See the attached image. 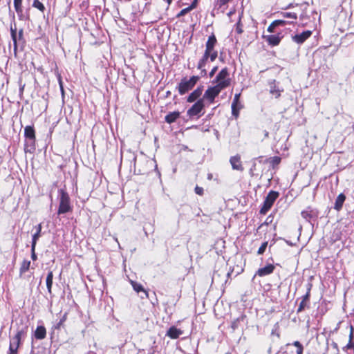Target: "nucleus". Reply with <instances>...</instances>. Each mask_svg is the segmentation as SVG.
Segmentation results:
<instances>
[{
    "label": "nucleus",
    "mask_w": 354,
    "mask_h": 354,
    "mask_svg": "<svg viewBox=\"0 0 354 354\" xmlns=\"http://www.w3.org/2000/svg\"><path fill=\"white\" fill-rule=\"evenodd\" d=\"M292 344L297 347V349L303 347L302 344L299 341L294 342Z\"/></svg>",
    "instance_id": "obj_47"
},
{
    "label": "nucleus",
    "mask_w": 354,
    "mask_h": 354,
    "mask_svg": "<svg viewBox=\"0 0 354 354\" xmlns=\"http://www.w3.org/2000/svg\"><path fill=\"white\" fill-rule=\"evenodd\" d=\"M301 216L306 219L307 221H310V220L316 216V213L314 212L311 207H308L306 209L303 210L301 213Z\"/></svg>",
    "instance_id": "obj_21"
},
{
    "label": "nucleus",
    "mask_w": 354,
    "mask_h": 354,
    "mask_svg": "<svg viewBox=\"0 0 354 354\" xmlns=\"http://www.w3.org/2000/svg\"><path fill=\"white\" fill-rule=\"evenodd\" d=\"M218 70V66H214L212 70L211 71L209 72V77L210 78L213 77V76L215 75L216 72Z\"/></svg>",
    "instance_id": "obj_42"
},
{
    "label": "nucleus",
    "mask_w": 354,
    "mask_h": 354,
    "mask_svg": "<svg viewBox=\"0 0 354 354\" xmlns=\"http://www.w3.org/2000/svg\"><path fill=\"white\" fill-rule=\"evenodd\" d=\"M304 350V347L299 348L297 349V354H302Z\"/></svg>",
    "instance_id": "obj_50"
},
{
    "label": "nucleus",
    "mask_w": 354,
    "mask_h": 354,
    "mask_svg": "<svg viewBox=\"0 0 354 354\" xmlns=\"http://www.w3.org/2000/svg\"><path fill=\"white\" fill-rule=\"evenodd\" d=\"M207 55V57L210 59L211 62H214L218 57L217 50L210 51V52H205Z\"/></svg>",
    "instance_id": "obj_32"
},
{
    "label": "nucleus",
    "mask_w": 354,
    "mask_h": 354,
    "mask_svg": "<svg viewBox=\"0 0 354 354\" xmlns=\"http://www.w3.org/2000/svg\"><path fill=\"white\" fill-rule=\"evenodd\" d=\"M86 354H96L94 351H88Z\"/></svg>",
    "instance_id": "obj_54"
},
{
    "label": "nucleus",
    "mask_w": 354,
    "mask_h": 354,
    "mask_svg": "<svg viewBox=\"0 0 354 354\" xmlns=\"http://www.w3.org/2000/svg\"><path fill=\"white\" fill-rule=\"evenodd\" d=\"M283 90H280L276 86L275 80L270 83V92L272 95H274L276 98H278L281 95V92Z\"/></svg>",
    "instance_id": "obj_23"
},
{
    "label": "nucleus",
    "mask_w": 354,
    "mask_h": 354,
    "mask_svg": "<svg viewBox=\"0 0 354 354\" xmlns=\"http://www.w3.org/2000/svg\"><path fill=\"white\" fill-rule=\"evenodd\" d=\"M59 205L58 209V214H62L71 211L70 204V198L66 192L61 189L59 190Z\"/></svg>",
    "instance_id": "obj_3"
},
{
    "label": "nucleus",
    "mask_w": 354,
    "mask_h": 354,
    "mask_svg": "<svg viewBox=\"0 0 354 354\" xmlns=\"http://www.w3.org/2000/svg\"><path fill=\"white\" fill-rule=\"evenodd\" d=\"M312 35V31L306 30L300 34H297L292 37L293 41L298 44H303L307 39H308Z\"/></svg>",
    "instance_id": "obj_10"
},
{
    "label": "nucleus",
    "mask_w": 354,
    "mask_h": 354,
    "mask_svg": "<svg viewBox=\"0 0 354 354\" xmlns=\"http://www.w3.org/2000/svg\"><path fill=\"white\" fill-rule=\"evenodd\" d=\"M309 298H310V288L308 289L306 294L303 296L302 301L307 302L309 300Z\"/></svg>",
    "instance_id": "obj_43"
},
{
    "label": "nucleus",
    "mask_w": 354,
    "mask_h": 354,
    "mask_svg": "<svg viewBox=\"0 0 354 354\" xmlns=\"http://www.w3.org/2000/svg\"><path fill=\"white\" fill-rule=\"evenodd\" d=\"M237 32L239 33H241L242 32V30L241 28H237Z\"/></svg>",
    "instance_id": "obj_56"
},
{
    "label": "nucleus",
    "mask_w": 354,
    "mask_h": 354,
    "mask_svg": "<svg viewBox=\"0 0 354 354\" xmlns=\"http://www.w3.org/2000/svg\"><path fill=\"white\" fill-rule=\"evenodd\" d=\"M195 193L198 195H200V196H202L203 194V187H198V186H196L195 187Z\"/></svg>",
    "instance_id": "obj_40"
},
{
    "label": "nucleus",
    "mask_w": 354,
    "mask_h": 354,
    "mask_svg": "<svg viewBox=\"0 0 354 354\" xmlns=\"http://www.w3.org/2000/svg\"><path fill=\"white\" fill-rule=\"evenodd\" d=\"M53 273L52 271H49L47 277H46V287L48 289V293L50 295L52 293V286H53Z\"/></svg>",
    "instance_id": "obj_25"
},
{
    "label": "nucleus",
    "mask_w": 354,
    "mask_h": 354,
    "mask_svg": "<svg viewBox=\"0 0 354 354\" xmlns=\"http://www.w3.org/2000/svg\"><path fill=\"white\" fill-rule=\"evenodd\" d=\"M280 15L284 18H288L292 20H296L297 19V13L292 12H282L280 13Z\"/></svg>",
    "instance_id": "obj_30"
},
{
    "label": "nucleus",
    "mask_w": 354,
    "mask_h": 354,
    "mask_svg": "<svg viewBox=\"0 0 354 354\" xmlns=\"http://www.w3.org/2000/svg\"><path fill=\"white\" fill-rule=\"evenodd\" d=\"M131 284H132V286L136 292H142L145 297H148L147 292L144 289L143 286L141 284L137 283L136 282H133V281L131 282Z\"/></svg>",
    "instance_id": "obj_27"
},
{
    "label": "nucleus",
    "mask_w": 354,
    "mask_h": 354,
    "mask_svg": "<svg viewBox=\"0 0 354 354\" xmlns=\"http://www.w3.org/2000/svg\"><path fill=\"white\" fill-rule=\"evenodd\" d=\"M306 306V302L304 301H301L300 302L299 306L298 307V309L297 310V313H301V311H303Z\"/></svg>",
    "instance_id": "obj_37"
},
{
    "label": "nucleus",
    "mask_w": 354,
    "mask_h": 354,
    "mask_svg": "<svg viewBox=\"0 0 354 354\" xmlns=\"http://www.w3.org/2000/svg\"><path fill=\"white\" fill-rule=\"evenodd\" d=\"M59 84H60L61 91H62V93H64V88H63L61 80H59Z\"/></svg>",
    "instance_id": "obj_53"
},
{
    "label": "nucleus",
    "mask_w": 354,
    "mask_h": 354,
    "mask_svg": "<svg viewBox=\"0 0 354 354\" xmlns=\"http://www.w3.org/2000/svg\"><path fill=\"white\" fill-rule=\"evenodd\" d=\"M180 113L179 111H173L169 113L165 117V120L168 124L175 122L180 117Z\"/></svg>",
    "instance_id": "obj_19"
},
{
    "label": "nucleus",
    "mask_w": 354,
    "mask_h": 354,
    "mask_svg": "<svg viewBox=\"0 0 354 354\" xmlns=\"http://www.w3.org/2000/svg\"><path fill=\"white\" fill-rule=\"evenodd\" d=\"M15 10L17 14V16L20 20H26L28 18L24 14L22 7V0H14Z\"/></svg>",
    "instance_id": "obj_11"
},
{
    "label": "nucleus",
    "mask_w": 354,
    "mask_h": 354,
    "mask_svg": "<svg viewBox=\"0 0 354 354\" xmlns=\"http://www.w3.org/2000/svg\"><path fill=\"white\" fill-rule=\"evenodd\" d=\"M204 109V102L203 99H199L195 102L190 109L187 110V115L189 118L196 117L197 118H200L203 114L201 112Z\"/></svg>",
    "instance_id": "obj_5"
},
{
    "label": "nucleus",
    "mask_w": 354,
    "mask_h": 354,
    "mask_svg": "<svg viewBox=\"0 0 354 354\" xmlns=\"http://www.w3.org/2000/svg\"><path fill=\"white\" fill-rule=\"evenodd\" d=\"M271 221H272V220H270V216H269V217H268V218H267V219H266V221L265 223H266V225H268V224L270 222H271Z\"/></svg>",
    "instance_id": "obj_52"
},
{
    "label": "nucleus",
    "mask_w": 354,
    "mask_h": 354,
    "mask_svg": "<svg viewBox=\"0 0 354 354\" xmlns=\"http://www.w3.org/2000/svg\"><path fill=\"white\" fill-rule=\"evenodd\" d=\"M24 136L26 139L25 151L32 152L35 149V131L32 126H26L24 129Z\"/></svg>",
    "instance_id": "obj_2"
},
{
    "label": "nucleus",
    "mask_w": 354,
    "mask_h": 354,
    "mask_svg": "<svg viewBox=\"0 0 354 354\" xmlns=\"http://www.w3.org/2000/svg\"><path fill=\"white\" fill-rule=\"evenodd\" d=\"M293 7V4L292 3H290L289 5L287 6V7L285 8V9H289V8H291Z\"/></svg>",
    "instance_id": "obj_51"
},
{
    "label": "nucleus",
    "mask_w": 354,
    "mask_h": 354,
    "mask_svg": "<svg viewBox=\"0 0 354 354\" xmlns=\"http://www.w3.org/2000/svg\"><path fill=\"white\" fill-rule=\"evenodd\" d=\"M183 333V331L182 330L177 328L175 326H171L168 329L166 335L171 339H177Z\"/></svg>",
    "instance_id": "obj_18"
},
{
    "label": "nucleus",
    "mask_w": 354,
    "mask_h": 354,
    "mask_svg": "<svg viewBox=\"0 0 354 354\" xmlns=\"http://www.w3.org/2000/svg\"><path fill=\"white\" fill-rule=\"evenodd\" d=\"M277 26H276L274 21H272L271 23V24L268 26L267 30L268 32L272 33V32H274V29L277 28Z\"/></svg>",
    "instance_id": "obj_39"
},
{
    "label": "nucleus",
    "mask_w": 354,
    "mask_h": 354,
    "mask_svg": "<svg viewBox=\"0 0 354 354\" xmlns=\"http://www.w3.org/2000/svg\"><path fill=\"white\" fill-rule=\"evenodd\" d=\"M217 44V39L214 33L209 36L207 41L205 43V52L214 51L215 46Z\"/></svg>",
    "instance_id": "obj_13"
},
{
    "label": "nucleus",
    "mask_w": 354,
    "mask_h": 354,
    "mask_svg": "<svg viewBox=\"0 0 354 354\" xmlns=\"http://www.w3.org/2000/svg\"><path fill=\"white\" fill-rule=\"evenodd\" d=\"M190 11L191 10L189 8V7L184 8L177 15V17L184 16Z\"/></svg>",
    "instance_id": "obj_38"
},
{
    "label": "nucleus",
    "mask_w": 354,
    "mask_h": 354,
    "mask_svg": "<svg viewBox=\"0 0 354 354\" xmlns=\"http://www.w3.org/2000/svg\"><path fill=\"white\" fill-rule=\"evenodd\" d=\"M173 0H166V1L167 2V3L169 5L171 4V3L172 2Z\"/></svg>",
    "instance_id": "obj_55"
},
{
    "label": "nucleus",
    "mask_w": 354,
    "mask_h": 354,
    "mask_svg": "<svg viewBox=\"0 0 354 354\" xmlns=\"http://www.w3.org/2000/svg\"><path fill=\"white\" fill-rule=\"evenodd\" d=\"M46 330L44 326H39L35 331V337L37 339H43L46 337Z\"/></svg>",
    "instance_id": "obj_22"
},
{
    "label": "nucleus",
    "mask_w": 354,
    "mask_h": 354,
    "mask_svg": "<svg viewBox=\"0 0 354 354\" xmlns=\"http://www.w3.org/2000/svg\"><path fill=\"white\" fill-rule=\"evenodd\" d=\"M10 34L11 37L13 41V45H14V50H17V28L15 25L14 27L12 26H10Z\"/></svg>",
    "instance_id": "obj_28"
},
{
    "label": "nucleus",
    "mask_w": 354,
    "mask_h": 354,
    "mask_svg": "<svg viewBox=\"0 0 354 354\" xmlns=\"http://www.w3.org/2000/svg\"><path fill=\"white\" fill-rule=\"evenodd\" d=\"M345 200L346 196L344 194H339L335 200L334 209L337 211L341 210Z\"/></svg>",
    "instance_id": "obj_20"
},
{
    "label": "nucleus",
    "mask_w": 354,
    "mask_h": 354,
    "mask_svg": "<svg viewBox=\"0 0 354 354\" xmlns=\"http://www.w3.org/2000/svg\"><path fill=\"white\" fill-rule=\"evenodd\" d=\"M263 37L269 45L274 46H277L280 43L283 36L280 33L277 35H266Z\"/></svg>",
    "instance_id": "obj_12"
},
{
    "label": "nucleus",
    "mask_w": 354,
    "mask_h": 354,
    "mask_svg": "<svg viewBox=\"0 0 354 354\" xmlns=\"http://www.w3.org/2000/svg\"><path fill=\"white\" fill-rule=\"evenodd\" d=\"M30 261L24 260L22 262L21 267H20V270H19L20 274L21 275L22 274H24V272L28 271L30 268Z\"/></svg>",
    "instance_id": "obj_29"
},
{
    "label": "nucleus",
    "mask_w": 354,
    "mask_h": 354,
    "mask_svg": "<svg viewBox=\"0 0 354 354\" xmlns=\"http://www.w3.org/2000/svg\"><path fill=\"white\" fill-rule=\"evenodd\" d=\"M274 266L269 264L263 268H259L257 272V274L259 277H264L272 274L274 272Z\"/></svg>",
    "instance_id": "obj_16"
},
{
    "label": "nucleus",
    "mask_w": 354,
    "mask_h": 354,
    "mask_svg": "<svg viewBox=\"0 0 354 354\" xmlns=\"http://www.w3.org/2000/svg\"><path fill=\"white\" fill-rule=\"evenodd\" d=\"M267 246H268V242L267 241L263 242L261 244V245L260 246V248H259V250L257 251V254L259 255L263 254L264 253V252L266 251Z\"/></svg>",
    "instance_id": "obj_34"
},
{
    "label": "nucleus",
    "mask_w": 354,
    "mask_h": 354,
    "mask_svg": "<svg viewBox=\"0 0 354 354\" xmlns=\"http://www.w3.org/2000/svg\"><path fill=\"white\" fill-rule=\"evenodd\" d=\"M221 91L222 90L216 85L212 87H209L205 91L202 99H206L212 103L214 101L215 97L218 95Z\"/></svg>",
    "instance_id": "obj_7"
},
{
    "label": "nucleus",
    "mask_w": 354,
    "mask_h": 354,
    "mask_svg": "<svg viewBox=\"0 0 354 354\" xmlns=\"http://www.w3.org/2000/svg\"><path fill=\"white\" fill-rule=\"evenodd\" d=\"M32 7L38 9L39 11L44 12L45 10L44 5L40 2L39 0H34L32 3Z\"/></svg>",
    "instance_id": "obj_31"
},
{
    "label": "nucleus",
    "mask_w": 354,
    "mask_h": 354,
    "mask_svg": "<svg viewBox=\"0 0 354 354\" xmlns=\"http://www.w3.org/2000/svg\"><path fill=\"white\" fill-rule=\"evenodd\" d=\"M333 346H334L335 348H337V344L336 343H334Z\"/></svg>",
    "instance_id": "obj_57"
},
{
    "label": "nucleus",
    "mask_w": 354,
    "mask_h": 354,
    "mask_svg": "<svg viewBox=\"0 0 354 354\" xmlns=\"http://www.w3.org/2000/svg\"><path fill=\"white\" fill-rule=\"evenodd\" d=\"M280 161L281 158L277 156H275L272 158V162L273 165H278L280 162Z\"/></svg>",
    "instance_id": "obj_44"
},
{
    "label": "nucleus",
    "mask_w": 354,
    "mask_h": 354,
    "mask_svg": "<svg viewBox=\"0 0 354 354\" xmlns=\"http://www.w3.org/2000/svg\"><path fill=\"white\" fill-rule=\"evenodd\" d=\"M278 196H279V193L277 192L270 191L268 194V195L263 202V205L260 210V212L263 214H266L271 208L274 202L276 201V199L278 198Z\"/></svg>",
    "instance_id": "obj_6"
},
{
    "label": "nucleus",
    "mask_w": 354,
    "mask_h": 354,
    "mask_svg": "<svg viewBox=\"0 0 354 354\" xmlns=\"http://www.w3.org/2000/svg\"><path fill=\"white\" fill-rule=\"evenodd\" d=\"M41 228H42V227H41V223H39V225L35 226L36 232L32 235V239L31 244H34V245L37 244V240L41 236Z\"/></svg>",
    "instance_id": "obj_26"
},
{
    "label": "nucleus",
    "mask_w": 354,
    "mask_h": 354,
    "mask_svg": "<svg viewBox=\"0 0 354 354\" xmlns=\"http://www.w3.org/2000/svg\"><path fill=\"white\" fill-rule=\"evenodd\" d=\"M203 91V86H199L196 89H195L192 93L189 94V95L187 97V101L188 102H193L198 100L200 96L202 95V93Z\"/></svg>",
    "instance_id": "obj_17"
},
{
    "label": "nucleus",
    "mask_w": 354,
    "mask_h": 354,
    "mask_svg": "<svg viewBox=\"0 0 354 354\" xmlns=\"http://www.w3.org/2000/svg\"><path fill=\"white\" fill-rule=\"evenodd\" d=\"M66 314H64L62 317V318L59 320V322L55 326V328H59L61 327V326L63 324V323L66 321Z\"/></svg>",
    "instance_id": "obj_36"
},
{
    "label": "nucleus",
    "mask_w": 354,
    "mask_h": 354,
    "mask_svg": "<svg viewBox=\"0 0 354 354\" xmlns=\"http://www.w3.org/2000/svg\"><path fill=\"white\" fill-rule=\"evenodd\" d=\"M25 333V330H18L16 335L10 340L9 348L12 347L13 350L18 351V348L21 344V337L24 335Z\"/></svg>",
    "instance_id": "obj_8"
},
{
    "label": "nucleus",
    "mask_w": 354,
    "mask_h": 354,
    "mask_svg": "<svg viewBox=\"0 0 354 354\" xmlns=\"http://www.w3.org/2000/svg\"><path fill=\"white\" fill-rule=\"evenodd\" d=\"M241 94H235L232 103V114L235 118H237L239 115V111L242 109V105L239 102Z\"/></svg>",
    "instance_id": "obj_9"
},
{
    "label": "nucleus",
    "mask_w": 354,
    "mask_h": 354,
    "mask_svg": "<svg viewBox=\"0 0 354 354\" xmlns=\"http://www.w3.org/2000/svg\"><path fill=\"white\" fill-rule=\"evenodd\" d=\"M208 59H209V58L207 57V55L204 52L203 55L200 59V60L198 63V65H197V68L201 70V77H205L207 75V71L205 70V66Z\"/></svg>",
    "instance_id": "obj_15"
},
{
    "label": "nucleus",
    "mask_w": 354,
    "mask_h": 354,
    "mask_svg": "<svg viewBox=\"0 0 354 354\" xmlns=\"http://www.w3.org/2000/svg\"><path fill=\"white\" fill-rule=\"evenodd\" d=\"M199 76H192L189 80L183 79L178 84V92L180 95H184L191 90L197 82L199 80Z\"/></svg>",
    "instance_id": "obj_4"
},
{
    "label": "nucleus",
    "mask_w": 354,
    "mask_h": 354,
    "mask_svg": "<svg viewBox=\"0 0 354 354\" xmlns=\"http://www.w3.org/2000/svg\"><path fill=\"white\" fill-rule=\"evenodd\" d=\"M263 135H264V138H268V136H269V133H268V131H266V130H263Z\"/></svg>",
    "instance_id": "obj_49"
},
{
    "label": "nucleus",
    "mask_w": 354,
    "mask_h": 354,
    "mask_svg": "<svg viewBox=\"0 0 354 354\" xmlns=\"http://www.w3.org/2000/svg\"><path fill=\"white\" fill-rule=\"evenodd\" d=\"M23 34H24V31L22 29H21L18 34L17 33V41H21L23 39Z\"/></svg>",
    "instance_id": "obj_41"
},
{
    "label": "nucleus",
    "mask_w": 354,
    "mask_h": 354,
    "mask_svg": "<svg viewBox=\"0 0 354 354\" xmlns=\"http://www.w3.org/2000/svg\"><path fill=\"white\" fill-rule=\"evenodd\" d=\"M274 21L277 26H284L285 25H286L288 24H293V21H288L282 20V19L275 20Z\"/></svg>",
    "instance_id": "obj_33"
},
{
    "label": "nucleus",
    "mask_w": 354,
    "mask_h": 354,
    "mask_svg": "<svg viewBox=\"0 0 354 354\" xmlns=\"http://www.w3.org/2000/svg\"><path fill=\"white\" fill-rule=\"evenodd\" d=\"M8 354H17V351H16V350H13V349L12 348V347H11V348H9V351H8Z\"/></svg>",
    "instance_id": "obj_48"
},
{
    "label": "nucleus",
    "mask_w": 354,
    "mask_h": 354,
    "mask_svg": "<svg viewBox=\"0 0 354 354\" xmlns=\"http://www.w3.org/2000/svg\"><path fill=\"white\" fill-rule=\"evenodd\" d=\"M354 328L352 325L350 326L349 341L348 343L344 347V349L354 348Z\"/></svg>",
    "instance_id": "obj_24"
},
{
    "label": "nucleus",
    "mask_w": 354,
    "mask_h": 354,
    "mask_svg": "<svg viewBox=\"0 0 354 354\" xmlns=\"http://www.w3.org/2000/svg\"><path fill=\"white\" fill-rule=\"evenodd\" d=\"M198 0H194L193 2L191 3V5L189 6V8L192 10L194 9L197 6Z\"/></svg>",
    "instance_id": "obj_46"
},
{
    "label": "nucleus",
    "mask_w": 354,
    "mask_h": 354,
    "mask_svg": "<svg viewBox=\"0 0 354 354\" xmlns=\"http://www.w3.org/2000/svg\"><path fill=\"white\" fill-rule=\"evenodd\" d=\"M230 162L233 169L240 171H243V167L241 164L240 156L236 155L232 156L230 159Z\"/></svg>",
    "instance_id": "obj_14"
},
{
    "label": "nucleus",
    "mask_w": 354,
    "mask_h": 354,
    "mask_svg": "<svg viewBox=\"0 0 354 354\" xmlns=\"http://www.w3.org/2000/svg\"><path fill=\"white\" fill-rule=\"evenodd\" d=\"M213 83L216 84V86L223 90L229 87L231 84V78L230 77L229 70L227 67L223 68L216 76Z\"/></svg>",
    "instance_id": "obj_1"
},
{
    "label": "nucleus",
    "mask_w": 354,
    "mask_h": 354,
    "mask_svg": "<svg viewBox=\"0 0 354 354\" xmlns=\"http://www.w3.org/2000/svg\"><path fill=\"white\" fill-rule=\"evenodd\" d=\"M35 247H36V245L31 244V259L33 261H35L37 259V255L35 253Z\"/></svg>",
    "instance_id": "obj_35"
},
{
    "label": "nucleus",
    "mask_w": 354,
    "mask_h": 354,
    "mask_svg": "<svg viewBox=\"0 0 354 354\" xmlns=\"http://www.w3.org/2000/svg\"><path fill=\"white\" fill-rule=\"evenodd\" d=\"M244 319V317L243 316H241V317L238 318L236 321H234L233 323H232V328L234 329L236 328H237V322H239L241 319V320H243Z\"/></svg>",
    "instance_id": "obj_45"
}]
</instances>
